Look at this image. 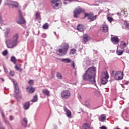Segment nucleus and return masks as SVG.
I'll return each mask as SVG.
<instances>
[{"label":"nucleus","mask_w":129,"mask_h":129,"mask_svg":"<svg viewBox=\"0 0 129 129\" xmlns=\"http://www.w3.org/2000/svg\"><path fill=\"white\" fill-rule=\"evenodd\" d=\"M124 25H125V28L127 29V30H129V21L125 20L124 21Z\"/></svg>","instance_id":"nucleus-28"},{"label":"nucleus","mask_w":129,"mask_h":129,"mask_svg":"<svg viewBox=\"0 0 129 129\" xmlns=\"http://www.w3.org/2000/svg\"><path fill=\"white\" fill-rule=\"evenodd\" d=\"M128 83H129V82H128V81H127V82H126L125 84H126V85H127V84H128Z\"/></svg>","instance_id":"nucleus-48"},{"label":"nucleus","mask_w":129,"mask_h":129,"mask_svg":"<svg viewBox=\"0 0 129 129\" xmlns=\"http://www.w3.org/2000/svg\"><path fill=\"white\" fill-rule=\"evenodd\" d=\"M29 84H30V85H31V86L33 85V84H34V81L33 80H29Z\"/></svg>","instance_id":"nucleus-38"},{"label":"nucleus","mask_w":129,"mask_h":129,"mask_svg":"<svg viewBox=\"0 0 129 129\" xmlns=\"http://www.w3.org/2000/svg\"><path fill=\"white\" fill-rule=\"evenodd\" d=\"M102 28L104 32H105L106 33L108 32V26L106 25H104L102 26Z\"/></svg>","instance_id":"nucleus-23"},{"label":"nucleus","mask_w":129,"mask_h":129,"mask_svg":"<svg viewBox=\"0 0 129 129\" xmlns=\"http://www.w3.org/2000/svg\"><path fill=\"white\" fill-rule=\"evenodd\" d=\"M11 61L13 63V64H16L17 63V59L14 56H12L11 58Z\"/></svg>","instance_id":"nucleus-29"},{"label":"nucleus","mask_w":129,"mask_h":129,"mask_svg":"<svg viewBox=\"0 0 129 129\" xmlns=\"http://www.w3.org/2000/svg\"><path fill=\"white\" fill-rule=\"evenodd\" d=\"M77 29L79 32H83L84 31V27L83 26V25L82 24L78 25Z\"/></svg>","instance_id":"nucleus-18"},{"label":"nucleus","mask_w":129,"mask_h":129,"mask_svg":"<svg viewBox=\"0 0 129 129\" xmlns=\"http://www.w3.org/2000/svg\"><path fill=\"white\" fill-rule=\"evenodd\" d=\"M71 94L70 92L68 90H64L62 91L61 93V96L62 98H64V99H68L70 97Z\"/></svg>","instance_id":"nucleus-7"},{"label":"nucleus","mask_w":129,"mask_h":129,"mask_svg":"<svg viewBox=\"0 0 129 129\" xmlns=\"http://www.w3.org/2000/svg\"><path fill=\"white\" fill-rule=\"evenodd\" d=\"M32 102H37L38 101V96L35 95L33 97V99L31 100Z\"/></svg>","instance_id":"nucleus-27"},{"label":"nucleus","mask_w":129,"mask_h":129,"mask_svg":"<svg viewBox=\"0 0 129 129\" xmlns=\"http://www.w3.org/2000/svg\"><path fill=\"white\" fill-rule=\"evenodd\" d=\"M14 6L15 8H18V7H19V4L14 5Z\"/></svg>","instance_id":"nucleus-45"},{"label":"nucleus","mask_w":129,"mask_h":129,"mask_svg":"<svg viewBox=\"0 0 129 129\" xmlns=\"http://www.w3.org/2000/svg\"><path fill=\"white\" fill-rule=\"evenodd\" d=\"M69 49V45L68 43H63L62 45V48L57 50L56 54L58 56H65L67 54V51Z\"/></svg>","instance_id":"nucleus-2"},{"label":"nucleus","mask_w":129,"mask_h":129,"mask_svg":"<svg viewBox=\"0 0 129 129\" xmlns=\"http://www.w3.org/2000/svg\"><path fill=\"white\" fill-rule=\"evenodd\" d=\"M6 45L7 47L12 49L16 47V46L18 45V43H16V42L13 41V40H12L11 42H10L9 40H7Z\"/></svg>","instance_id":"nucleus-10"},{"label":"nucleus","mask_w":129,"mask_h":129,"mask_svg":"<svg viewBox=\"0 0 129 129\" xmlns=\"http://www.w3.org/2000/svg\"><path fill=\"white\" fill-rule=\"evenodd\" d=\"M3 128H5V127H0V129H3Z\"/></svg>","instance_id":"nucleus-49"},{"label":"nucleus","mask_w":129,"mask_h":129,"mask_svg":"<svg viewBox=\"0 0 129 129\" xmlns=\"http://www.w3.org/2000/svg\"><path fill=\"white\" fill-rule=\"evenodd\" d=\"M114 74V71H112V74Z\"/></svg>","instance_id":"nucleus-50"},{"label":"nucleus","mask_w":129,"mask_h":129,"mask_svg":"<svg viewBox=\"0 0 129 129\" xmlns=\"http://www.w3.org/2000/svg\"><path fill=\"white\" fill-rule=\"evenodd\" d=\"M14 91L16 93V94H18L19 92H20V90L19 89V86L14 87Z\"/></svg>","instance_id":"nucleus-26"},{"label":"nucleus","mask_w":129,"mask_h":129,"mask_svg":"<svg viewBox=\"0 0 129 129\" xmlns=\"http://www.w3.org/2000/svg\"><path fill=\"white\" fill-rule=\"evenodd\" d=\"M3 56H7L8 55V50H6L4 51L2 53Z\"/></svg>","instance_id":"nucleus-35"},{"label":"nucleus","mask_w":129,"mask_h":129,"mask_svg":"<svg viewBox=\"0 0 129 129\" xmlns=\"http://www.w3.org/2000/svg\"><path fill=\"white\" fill-rule=\"evenodd\" d=\"M3 129H5V128H3Z\"/></svg>","instance_id":"nucleus-53"},{"label":"nucleus","mask_w":129,"mask_h":129,"mask_svg":"<svg viewBox=\"0 0 129 129\" xmlns=\"http://www.w3.org/2000/svg\"><path fill=\"white\" fill-rule=\"evenodd\" d=\"M29 107H30V102H26L24 105V109H29Z\"/></svg>","instance_id":"nucleus-22"},{"label":"nucleus","mask_w":129,"mask_h":129,"mask_svg":"<svg viewBox=\"0 0 129 129\" xmlns=\"http://www.w3.org/2000/svg\"><path fill=\"white\" fill-rule=\"evenodd\" d=\"M83 129H90V125H89L88 123H85L84 124L83 126Z\"/></svg>","instance_id":"nucleus-24"},{"label":"nucleus","mask_w":129,"mask_h":129,"mask_svg":"<svg viewBox=\"0 0 129 129\" xmlns=\"http://www.w3.org/2000/svg\"><path fill=\"white\" fill-rule=\"evenodd\" d=\"M108 78H109V76L107 72H104L101 77V82L102 84L104 85L106 84L108 82Z\"/></svg>","instance_id":"nucleus-4"},{"label":"nucleus","mask_w":129,"mask_h":129,"mask_svg":"<svg viewBox=\"0 0 129 129\" xmlns=\"http://www.w3.org/2000/svg\"><path fill=\"white\" fill-rule=\"evenodd\" d=\"M26 90L27 92H29V93H34L36 89L35 88H33V87L29 86L26 88Z\"/></svg>","instance_id":"nucleus-15"},{"label":"nucleus","mask_w":129,"mask_h":129,"mask_svg":"<svg viewBox=\"0 0 129 129\" xmlns=\"http://www.w3.org/2000/svg\"><path fill=\"white\" fill-rule=\"evenodd\" d=\"M56 77L58 79H62L63 78V77L62 76V74L60 73L57 72L56 74Z\"/></svg>","instance_id":"nucleus-30"},{"label":"nucleus","mask_w":129,"mask_h":129,"mask_svg":"<svg viewBox=\"0 0 129 129\" xmlns=\"http://www.w3.org/2000/svg\"><path fill=\"white\" fill-rule=\"evenodd\" d=\"M116 53L118 56H121V55L123 54V51L121 50H117Z\"/></svg>","instance_id":"nucleus-25"},{"label":"nucleus","mask_w":129,"mask_h":129,"mask_svg":"<svg viewBox=\"0 0 129 129\" xmlns=\"http://www.w3.org/2000/svg\"><path fill=\"white\" fill-rule=\"evenodd\" d=\"M22 126L24 127H27L28 124V119L27 118H24L21 122Z\"/></svg>","instance_id":"nucleus-14"},{"label":"nucleus","mask_w":129,"mask_h":129,"mask_svg":"<svg viewBox=\"0 0 129 129\" xmlns=\"http://www.w3.org/2000/svg\"><path fill=\"white\" fill-rule=\"evenodd\" d=\"M100 129H107V128H106V127L104 126H102V127H100Z\"/></svg>","instance_id":"nucleus-44"},{"label":"nucleus","mask_w":129,"mask_h":129,"mask_svg":"<svg viewBox=\"0 0 129 129\" xmlns=\"http://www.w3.org/2000/svg\"><path fill=\"white\" fill-rule=\"evenodd\" d=\"M107 20L109 21V22H110V23H112V21H113V18L111 17H108Z\"/></svg>","instance_id":"nucleus-33"},{"label":"nucleus","mask_w":129,"mask_h":129,"mask_svg":"<svg viewBox=\"0 0 129 129\" xmlns=\"http://www.w3.org/2000/svg\"><path fill=\"white\" fill-rule=\"evenodd\" d=\"M0 79H1V80H2V81H3V82H4V81H5V80L3 78H1Z\"/></svg>","instance_id":"nucleus-47"},{"label":"nucleus","mask_w":129,"mask_h":129,"mask_svg":"<svg viewBox=\"0 0 129 129\" xmlns=\"http://www.w3.org/2000/svg\"><path fill=\"white\" fill-rule=\"evenodd\" d=\"M13 117L12 116H10V120H13Z\"/></svg>","instance_id":"nucleus-46"},{"label":"nucleus","mask_w":129,"mask_h":129,"mask_svg":"<svg viewBox=\"0 0 129 129\" xmlns=\"http://www.w3.org/2000/svg\"><path fill=\"white\" fill-rule=\"evenodd\" d=\"M111 41L112 43H118L119 42V39L117 37H113L111 38Z\"/></svg>","instance_id":"nucleus-19"},{"label":"nucleus","mask_w":129,"mask_h":129,"mask_svg":"<svg viewBox=\"0 0 129 129\" xmlns=\"http://www.w3.org/2000/svg\"><path fill=\"white\" fill-rule=\"evenodd\" d=\"M9 33H10V29H7L6 30V32H5V37H6V38L8 37V34H9Z\"/></svg>","instance_id":"nucleus-34"},{"label":"nucleus","mask_w":129,"mask_h":129,"mask_svg":"<svg viewBox=\"0 0 129 129\" xmlns=\"http://www.w3.org/2000/svg\"><path fill=\"white\" fill-rule=\"evenodd\" d=\"M106 119V115L101 114L100 117H99V120L101 122H104Z\"/></svg>","instance_id":"nucleus-13"},{"label":"nucleus","mask_w":129,"mask_h":129,"mask_svg":"<svg viewBox=\"0 0 129 129\" xmlns=\"http://www.w3.org/2000/svg\"><path fill=\"white\" fill-rule=\"evenodd\" d=\"M0 23H2V20H0Z\"/></svg>","instance_id":"nucleus-52"},{"label":"nucleus","mask_w":129,"mask_h":129,"mask_svg":"<svg viewBox=\"0 0 129 129\" xmlns=\"http://www.w3.org/2000/svg\"><path fill=\"white\" fill-rule=\"evenodd\" d=\"M18 13L19 14V20L17 21V23L21 24H25V23H26V20H25V19H24V17L22 15V11H21L20 10H18Z\"/></svg>","instance_id":"nucleus-9"},{"label":"nucleus","mask_w":129,"mask_h":129,"mask_svg":"<svg viewBox=\"0 0 129 129\" xmlns=\"http://www.w3.org/2000/svg\"><path fill=\"white\" fill-rule=\"evenodd\" d=\"M91 39V38L89 36H88V35L85 34L83 37L82 43H83V44H86V43H87V42H88V41H90V40Z\"/></svg>","instance_id":"nucleus-11"},{"label":"nucleus","mask_w":129,"mask_h":129,"mask_svg":"<svg viewBox=\"0 0 129 129\" xmlns=\"http://www.w3.org/2000/svg\"><path fill=\"white\" fill-rule=\"evenodd\" d=\"M15 69L18 71H22V69L20 67H18L17 66H15Z\"/></svg>","instance_id":"nucleus-36"},{"label":"nucleus","mask_w":129,"mask_h":129,"mask_svg":"<svg viewBox=\"0 0 129 129\" xmlns=\"http://www.w3.org/2000/svg\"><path fill=\"white\" fill-rule=\"evenodd\" d=\"M60 61H61V62H63V63H71V59H69V58H61L60 59Z\"/></svg>","instance_id":"nucleus-20"},{"label":"nucleus","mask_w":129,"mask_h":129,"mask_svg":"<svg viewBox=\"0 0 129 129\" xmlns=\"http://www.w3.org/2000/svg\"><path fill=\"white\" fill-rule=\"evenodd\" d=\"M82 77L85 81L91 82L97 87L96 80H95L96 78V68L94 67L89 68L84 73Z\"/></svg>","instance_id":"nucleus-1"},{"label":"nucleus","mask_w":129,"mask_h":129,"mask_svg":"<svg viewBox=\"0 0 129 129\" xmlns=\"http://www.w3.org/2000/svg\"><path fill=\"white\" fill-rule=\"evenodd\" d=\"M84 12V10L82 9L81 7H77L75 8L74 11H73V17L74 18H78V16L81 14V13H83Z\"/></svg>","instance_id":"nucleus-5"},{"label":"nucleus","mask_w":129,"mask_h":129,"mask_svg":"<svg viewBox=\"0 0 129 129\" xmlns=\"http://www.w3.org/2000/svg\"><path fill=\"white\" fill-rule=\"evenodd\" d=\"M71 66L72 67V68L75 69V70H76V68H75V63H74V61H73L71 63Z\"/></svg>","instance_id":"nucleus-37"},{"label":"nucleus","mask_w":129,"mask_h":129,"mask_svg":"<svg viewBox=\"0 0 129 129\" xmlns=\"http://www.w3.org/2000/svg\"><path fill=\"white\" fill-rule=\"evenodd\" d=\"M75 53H76V49H71V50L70 51V54L71 55H74Z\"/></svg>","instance_id":"nucleus-32"},{"label":"nucleus","mask_w":129,"mask_h":129,"mask_svg":"<svg viewBox=\"0 0 129 129\" xmlns=\"http://www.w3.org/2000/svg\"><path fill=\"white\" fill-rule=\"evenodd\" d=\"M88 17V20H89V22H93V21H95L96 18H97V15H93L92 13H85L84 18H86Z\"/></svg>","instance_id":"nucleus-6"},{"label":"nucleus","mask_w":129,"mask_h":129,"mask_svg":"<svg viewBox=\"0 0 129 129\" xmlns=\"http://www.w3.org/2000/svg\"><path fill=\"white\" fill-rule=\"evenodd\" d=\"M18 39H19V34L16 33L13 36L12 41L18 44Z\"/></svg>","instance_id":"nucleus-12"},{"label":"nucleus","mask_w":129,"mask_h":129,"mask_svg":"<svg viewBox=\"0 0 129 129\" xmlns=\"http://www.w3.org/2000/svg\"><path fill=\"white\" fill-rule=\"evenodd\" d=\"M51 3L53 7L55 10H58L62 6V2L60 0H50Z\"/></svg>","instance_id":"nucleus-3"},{"label":"nucleus","mask_w":129,"mask_h":129,"mask_svg":"<svg viewBox=\"0 0 129 129\" xmlns=\"http://www.w3.org/2000/svg\"><path fill=\"white\" fill-rule=\"evenodd\" d=\"M114 78L116 80H122V79H123V72L121 71L116 72Z\"/></svg>","instance_id":"nucleus-8"},{"label":"nucleus","mask_w":129,"mask_h":129,"mask_svg":"<svg viewBox=\"0 0 129 129\" xmlns=\"http://www.w3.org/2000/svg\"><path fill=\"white\" fill-rule=\"evenodd\" d=\"M10 74L11 76H14L15 75V72L14 71H10Z\"/></svg>","instance_id":"nucleus-39"},{"label":"nucleus","mask_w":129,"mask_h":129,"mask_svg":"<svg viewBox=\"0 0 129 129\" xmlns=\"http://www.w3.org/2000/svg\"><path fill=\"white\" fill-rule=\"evenodd\" d=\"M35 20H41V15H40V12H36L35 13Z\"/></svg>","instance_id":"nucleus-21"},{"label":"nucleus","mask_w":129,"mask_h":129,"mask_svg":"<svg viewBox=\"0 0 129 129\" xmlns=\"http://www.w3.org/2000/svg\"><path fill=\"white\" fill-rule=\"evenodd\" d=\"M95 94L97 96H98L99 95H100V93L99 92V91H97L95 92Z\"/></svg>","instance_id":"nucleus-40"},{"label":"nucleus","mask_w":129,"mask_h":129,"mask_svg":"<svg viewBox=\"0 0 129 129\" xmlns=\"http://www.w3.org/2000/svg\"><path fill=\"white\" fill-rule=\"evenodd\" d=\"M123 48H126L127 46H126V43L125 42H123Z\"/></svg>","instance_id":"nucleus-42"},{"label":"nucleus","mask_w":129,"mask_h":129,"mask_svg":"<svg viewBox=\"0 0 129 129\" xmlns=\"http://www.w3.org/2000/svg\"><path fill=\"white\" fill-rule=\"evenodd\" d=\"M42 92L43 93V94H44V95H46V96H47L48 97H49V96H50V91H49L48 89H44L42 90Z\"/></svg>","instance_id":"nucleus-16"},{"label":"nucleus","mask_w":129,"mask_h":129,"mask_svg":"<svg viewBox=\"0 0 129 129\" xmlns=\"http://www.w3.org/2000/svg\"><path fill=\"white\" fill-rule=\"evenodd\" d=\"M66 4H67V3L64 2V5H66Z\"/></svg>","instance_id":"nucleus-51"},{"label":"nucleus","mask_w":129,"mask_h":129,"mask_svg":"<svg viewBox=\"0 0 129 129\" xmlns=\"http://www.w3.org/2000/svg\"><path fill=\"white\" fill-rule=\"evenodd\" d=\"M63 109L66 113L67 116H68V117H71V111H70V110H69L66 107H64Z\"/></svg>","instance_id":"nucleus-17"},{"label":"nucleus","mask_w":129,"mask_h":129,"mask_svg":"<svg viewBox=\"0 0 129 129\" xmlns=\"http://www.w3.org/2000/svg\"><path fill=\"white\" fill-rule=\"evenodd\" d=\"M42 28L44 29V30H47V29H49V24L48 23H45L43 25Z\"/></svg>","instance_id":"nucleus-31"},{"label":"nucleus","mask_w":129,"mask_h":129,"mask_svg":"<svg viewBox=\"0 0 129 129\" xmlns=\"http://www.w3.org/2000/svg\"><path fill=\"white\" fill-rule=\"evenodd\" d=\"M13 84L14 85V87L16 86H19V85H18V84L17 83L16 81H13Z\"/></svg>","instance_id":"nucleus-41"},{"label":"nucleus","mask_w":129,"mask_h":129,"mask_svg":"<svg viewBox=\"0 0 129 129\" xmlns=\"http://www.w3.org/2000/svg\"><path fill=\"white\" fill-rule=\"evenodd\" d=\"M6 122H7V123H8L9 126L10 127V128L13 129V128H12V125H10V123H9V122L8 121H7Z\"/></svg>","instance_id":"nucleus-43"}]
</instances>
